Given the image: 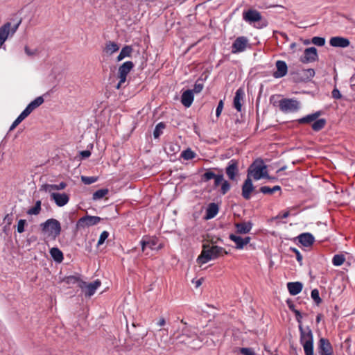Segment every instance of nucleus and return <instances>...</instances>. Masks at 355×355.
<instances>
[{"mask_svg":"<svg viewBox=\"0 0 355 355\" xmlns=\"http://www.w3.org/2000/svg\"><path fill=\"white\" fill-rule=\"evenodd\" d=\"M25 119V116L20 114L10 127V130H14Z\"/></svg>","mask_w":355,"mask_h":355,"instance_id":"nucleus-42","label":"nucleus"},{"mask_svg":"<svg viewBox=\"0 0 355 355\" xmlns=\"http://www.w3.org/2000/svg\"><path fill=\"white\" fill-rule=\"evenodd\" d=\"M304 74L308 78H312L315 75V71L313 69H308L304 70Z\"/></svg>","mask_w":355,"mask_h":355,"instance_id":"nucleus-53","label":"nucleus"},{"mask_svg":"<svg viewBox=\"0 0 355 355\" xmlns=\"http://www.w3.org/2000/svg\"><path fill=\"white\" fill-rule=\"evenodd\" d=\"M332 96L333 98H340L341 97V94L340 93V91L337 89H334L333 91H332Z\"/></svg>","mask_w":355,"mask_h":355,"instance_id":"nucleus-55","label":"nucleus"},{"mask_svg":"<svg viewBox=\"0 0 355 355\" xmlns=\"http://www.w3.org/2000/svg\"><path fill=\"white\" fill-rule=\"evenodd\" d=\"M67 279H68V280H67V282H75V281H76V280H77V278H76V277H75L71 276V277H69L67 278Z\"/></svg>","mask_w":355,"mask_h":355,"instance_id":"nucleus-59","label":"nucleus"},{"mask_svg":"<svg viewBox=\"0 0 355 355\" xmlns=\"http://www.w3.org/2000/svg\"><path fill=\"white\" fill-rule=\"evenodd\" d=\"M141 250L144 252L147 248L152 250H158L162 248V244L159 243L156 237H144L141 241Z\"/></svg>","mask_w":355,"mask_h":355,"instance_id":"nucleus-10","label":"nucleus"},{"mask_svg":"<svg viewBox=\"0 0 355 355\" xmlns=\"http://www.w3.org/2000/svg\"><path fill=\"white\" fill-rule=\"evenodd\" d=\"M243 19L249 23H254L261 19V15L259 12L256 10L250 9L243 13Z\"/></svg>","mask_w":355,"mask_h":355,"instance_id":"nucleus-15","label":"nucleus"},{"mask_svg":"<svg viewBox=\"0 0 355 355\" xmlns=\"http://www.w3.org/2000/svg\"><path fill=\"white\" fill-rule=\"evenodd\" d=\"M51 200H53L57 206L63 207L67 205L69 200V196L65 193H51Z\"/></svg>","mask_w":355,"mask_h":355,"instance_id":"nucleus-14","label":"nucleus"},{"mask_svg":"<svg viewBox=\"0 0 355 355\" xmlns=\"http://www.w3.org/2000/svg\"><path fill=\"white\" fill-rule=\"evenodd\" d=\"M193 101V91L187 90L182 94L181 103L186 107H189Z\"/></svg>","mask_w":355,"mask_h":355,"instance_id":"nucleus-24","label":"nucleus"},{"mask_svg":"<svg viewBox=\"0 0 355 355\" xmlns=\"http://www.w3.org/2000/svg\"><path fill=\"white\" fill-rule=\"evenodd\" d=\"M349 40L342 37H333L329 40V44L334 47L345 48L349 45Z\"/></svg>","mask_w":355,"mask_h":355,"instance_id":"nucleus-20","label":"nucleus"},{"mask_svg":"<svg viewBox=\"0 0 355 355\" xmlns=\"http://www.w3.org/2000/svg\"><path fill=\"white\" fill-rule=\"evenodd\" d=\"M42 231L49 236L55 239L60 234L61 225L60 222L54 218L46 220L44 223L40 224Z\"/></svg>","mask_w":355,"mask_h":355,"instance_id":"nucleus-4","label":"nucleus"},{"mask_svg":"<svg viewBox=\"0 0 355 355\" xmlns=\"http://www.w3.org/2000/svg\"><path fill=\"white\" fill-rule=\"evenodd\" d=\"M326 124V120L324 119H316L312 124V129L314 131H320L322 130Z\"/></svg>","mask_w":355,"mask_h":355,"instance_id":"nucleus-33","label":"nucleus"},{"mask_svg":"<svg viewBox=\"0 0 355 355\" xmlns=\"http://www.w3.org/2000/svg\"><path fill=\"white\" fill-rule=\"evenodd\" d=\"M133 49L131 46L126 45L122 48L119 55L116 57V61L120 62L125 58H129L132 53Z\"/></svg>","mask_w":355,"mask_h":355,"instance_id":"nucleus-28","label":"nucleus"},{"mask_svg":"<svg viewBox=\"0 0 355 355\" xmlns=\"http://www.w3.org/2000/svg\"><path fill=\"white\" fill-rule=\"evenodd\" d=\"M165 128V124L164 123H159L156 126L153 132V136L155 139L162 134L163 130Z\"/></svg>","mask_w":355,"mask_h":355,"instance_id":"nucleus-37","label":"nucleus"},{"mask_svg":"<svg viewBox=\"0 0 355 355\" xmlns=\"http://www.w3.org/2000/svg\"><path fill=\"white\" fill-rule=\"evenodd\" d=\"M109 232H107V231H103L101 235H100V237H99V239H98V243H97V245L98 246H100L102 244L104 243L105 241L108 238L109 236Z\"/></svg>","mask_w":355,"mask_h":355,"instance_id":"nucleus-43","label":"nucleus"},{"mask_svg":"<svg viewBox=\"0 0 355 355\" xmlns=\"http://www.w3.org/2000/svg\"><path fill=\"white\" fill-rule=\"evenodd\" d=\"M276 67L277 71L274 73V77L279 78L286 75L288 67L284 61L278 60L276 62Z\"/></svg>","mask_w":355,"mask_h":355,"instance_id":"nucleus-22","label":"nucleus"},{"mask_svg":"<svg viewBox=\"0 0 355 355\" xmlns=\"http://www.w3.org/2000/svg\"><path fill=\"white\" fill-rule=\"evenodd\" d=\"M81 180L85 184H91L96 182L98 180V178L94 176H82Z\"/></svg>","mask_w":355,"mask_h":355,"instance_id":"nucleus-40","label":"nucleus"},{"mask_svg":"<svg viewBox=\"0 0 355 355\" xmlns=\"http://www.w3.org/2000/svg\"><path fill=\"white\" fill-rule=\"evenodd\" d=\"M277 104L280 111L284 113L296 112L301 107L300 102L295 98H282Z\"/></svg>","mask_w":355,"mask_h":355,"instance_id":"nucleus-5","label":"nucleus"},{"mask_svg":"<svg viewBox=\"0 0 355 355\" xmlns=\"http://www.w3.org/2000/svg\"><path fill=\"white\" fill-rule=\"evenodd\" d=\"M230 189V184L227 180H224L221 184V193L224 195Z\"/></svg>","mask_w":355,"mask_h":355,"instance_id":"nucleus-46","label":"nucleus"},{"mask_svg":"<svg viewBox=\"0 0 355 355\" xmlns=\"http://www.w3.org/2000/svg\"><path fill=\"white\" fill-rule=\"evenodd\" d=\"M240 353L242 355H255L254 351L252 348L243 347L240 349Z\"/></svg>","mask_w":355,"mask_h":355,"instance_id":"nucleus-44","label":"nucleus"},{"mask_svg":"<svg viewBox=\"0 0 355 355\" xmlns=\"http://www.w3.org/2000/svg\"><path fill=\"white\" fill-rule=\"evenodd\" d=\"M26 224V220L24 219H20L18 221L17 232L19 233H22L24 232V227H25Z\"/></svg>","mask_w":355,"mask_h":355,"instance_id":"nucleus-45","label":"nucleus"},{"mask_svg":"<svg viewBox=\"0 0 355 355\" xmlns=\"http://www.w3.org/2000/svg\"><path fill=\"white\" fill-rule=\"evenodd\" d=\"M291 250L295 254L297 261L301 262L302 260V256L301 255L299 250L296 248H291Z\"/></svg>","mask_w":355,"mask_h":355,"instance_id":"nucleus-52","label":"nucleus"},{"mask_svg":"<svg viewBox=\"0 0 355 355\" xmlns=\"http://www.w3.org/2000/svg\"><path fill=\"white\" fill-rule=\"evenodd\" d=\"M250 46L249 40L245 36L238 37L232 45V53L237 54L245 51Z\"/></svg>","mask_w":355,"mask_h":355,"instance_id":"nucleus-9","label":"nucleus"},{"mask_svg":"<svg viewBox=\"0 0 355 355\" xmlns=\"http://www.w3.org/2000/svg\"><path fill=\"white\" fill-rule=\"evenodd\" d=\"M41 205H42V202L40 200H37L35 202V204L33 207L29 208L27 211H26V214L28 215H30V216H37L38 215L40 211H41Z\"/></svg>","mask_w":355,"mask_h":355,"instance_id":"nucleus-31","label":"nucleus"},{"mask_svg":"<svg viewBox=\"0 0 355 355\" xmlns=\"http://www.w3.org/2000/svg\"><path fill=\"white\" fill-rule=\"evenodd\" d=\"M214 179L215 187H218L220 184H222V183L225 180L223 175H216Z\"/></svg>","mask_w":355,"mask_h":355,"instance_id":"nucleus-48","label":"nucleus"},{"mask_svg":"<svg viewBox=\"0 0 355 355\" xmlns=\"http://www.w3.org/2000/svg\"><path fill=\"white\" fill-rule=\"evenodd\" d=\"M44 101V100L42 96L37 97L27 105L21 114L26 118L33 111L40 107Z\"/></svg>","mask_w":355,"mask_h":355,"instance_id":"nucleus-13","label":"nucleus"},{"mask_svg":"<svg viewBox=\"0 0 355 355\" xmlns=\"http://www.w3.org/2000/svg\"><path fill=\"white\" fill-rule=\"evenodd\" d=\"M288 306H289L290 309H291L294 312V310H295L294 308V305L291 304H288Z\"/></svg>","mask_w":355,"mask_h":355,"instance_id":"nucleus-64","label":"nucleus"},{"mask_svg":"<svg viewBox=\"0 0 355 355\" xmlns=\"http://www.w3.org/2000/svg\"><path fill=\"white\" fill-rule=\"evenodd\" d=\"M230 239L235 243L236 248L237 249H243L244 246L248 244L250 241V237L249 236L243 238L235 234H230Z\"/></svg>","mask_w":355,"mask_h":355,"instance_id":"nucleus-18","label":"nucleus"},{"mask_svg":"<svg viewBox=\"0 0 355 355\" xmlns=\"http://www.w3.org/2000/svg\"><path fill=\"white\" fill-rule=\"evenodd\" d=\"M312 43L318 46H322L325 44V40L324 37H313L312 38Z\"/></svg>","mask_w":355,"mask_h":355,"instance_id":"nucleus-41","label":"nucleus"},{"mask_svg":"<svg viewBox=\"0 0 355 355\" xmlns=\"http://www.w3.org/2000/svg\"><path fill=\"white\" fill-rule=\"evenodd\" d=\"M101 218L98 216H93L87 215L80 218L76 223V229H85L95 225H97L101 222Z\"/></svg>","mask_w":355,"mask_h":355,"instance_id":"nucleus-8","label":"nucleus"},{"mask_svg":"<svg viewBox=\"0 0 355 355\" xmlns=\"http://www.w3.org/2000/svg\"><path fill=\"white\" fill-rule=\"evenodd\" d=\"M245 96V92L243 88H239L234 98V107L238 111H241L242 104L243 102V98Z\"/></svg>","mask_w":355,"mask_h":355,"instance_id":"nucleus-19","label":"nucleus"},{"mask_svg":"<svg viewBox=\"0 0 355 355\" xmlns=\"http://www.w3.org/2000/svg\"><path fill=\"white\" fill-rule=\"evenodd\" d=\"M133 67L134 64L132 61L125 62L119 67L118 78L119 79V81L116 87V89H120L126 82L127 76L133 69Z\"/></svg>","mask_w":355,"mask_h":355,"instance_id":"nucleus-6","label":"nucleus"},{"mask_svg":"<svg viewBox=\"0 0 355 355\" xmlns=\"http://www.w3.org/2000/svg\"><path fill=\"white\" fill-rule=\"evenodd\" d=\"M321 316H322V315H321L320 314H319V315H317V317H316V322H317L318 323V322H320V318H321Z\"/></svg>","mask_w":355,"mask_h":355,"instance_id":"nucleus-63","label":"nucleus"},{"mask_svg":"<svg viewBox=\"0 0 355 355\" xmlns=\"http://www.w3.org/2000/svg\"><path fill=\"white\" fill-rule=\"evenodd\" d=\"M289 216V211L284 212L281 216L282 218H286Z\"/></svg>","mask_w":355,"mask_h":355,"instance_id":"nucleus-61","label":"nucleus"},{"mask_svg":"<svg viewBox=\"0 0 355 355\" xmlns=\"http://www.w3.org/2000/svg\"><path fill=\"white\" fill-rule=\"evenodd\" d=\"M203 89V84L198 83V81L195 83L193 91L195 93L200 92Z\"/></svg>","mask_w":355,"mask_h":355,"instance_id":"nucleus-50","label":"nucleus"},{"mask_svg":"<svg viewBox=\"0 0 355 355\" xmlns=\"http://www.w3.org/2000/svg\"><path fill=\"white\" fill-rule=\"evenodd\" d=\"M80 155L83 158H87L91 155L89 150H83L80 152Z\"/></svg>","mask_w":355,"mask_h":355,"instance_id":"nucleus-57","label":"nucleus"},{"mask_svg":"<svg viewBox=\"0 0 355 355\" xmlns=\"http://www.w3.org/2000/svg\"><path fill=\"white\" fill-rule=\"evenodd\" d=\"M165 324H166V321L164 318H161L157 322V325L159 327H162V326L165 325Z\"/></svg>","mask_w":355,"mask_h":355,"instance_id":"nucleus-58","label":"nucleus"},{"mask_svg":"<svg viewBox=\"0 0 355 355\" xmlns=\"http://www.w3.org/2000/svg\"><path fill=\"white\" fill-rule=\"evenodd\" d=\"M280 189H281V187L279 186H275L272 188V193H274L277 191H280Z\"/></svg>","mask_w":355,"mask_h":355,"instance_id":"nucleus-60","label":"nucleus"},{"mask_svg":"<svg viewBox=\"0 0 355 355\" xmlns=\"http://www.w3.org/2000/svg\"><path fill=\"white\" fill-rule=\"evenodd\" d=\"M218 211V207L216 204H210L207 209V218H211L214 217L217 214Z\"/></svg>","mask_w":355,"mask_h":355,"instance_id":"nucleus-35","label":"nucleus"},{"mask_svg":"<svg viewBox=\"0 0 355 355\" xmlns=\"http://www.w3.org/2000/svg\"><path fill=\"white\" fill-rule=\"evenodd\" d=\"M67 184L64 182H60L58 184H46L42 185V189L49 193H54V190H63L66 188Z\"/></svg>","mask_w":355,"mask_h":355,"instance_id":"nucleus-25","label":"nucleus"},{"mask_svg":"<svg viewBox=\"0 0 355 355\" xmlns=\"http://www.w3.org/2000/svg\"><path fill=\"white\" fill-rule=\"evenodd\" d=\"M223 108V102L221 100L219 101L218 106L216 107V115L217 117H218L220 115Z\"/></svg>","mask_w":355,"mask_h":355,"instance_id":"nucleus-51","label":"nucleus"},{"mask_svg":"<svg viewBox=\"0 0 355 355\" xmlns=\"http://www.w3.org/2000/svg\"><path fill=\"white\" fill-rule=\"evenodd\" d=\"M300 332V344L302 345L304 354L314 353L313 352V336L312 331L309 327L304 329L302 324H299Z\"/></svg>","mask_w":355,"mask_h":355,"instance_id":"nucleus-2","label":"nucleus"},{"mask_svg":"<svg viewBox=\"0 0 355 355\" xmlns=\"http://www.w3.org/2000/svg\"><path fill=\"white\" fill-rule=\"evenodd\" d=\"M311 295L312 299L313 300V301L315 302V304L317 305H319L321 303L322 300L320 297V294H319V291L318 289L315 288V289L312 290Z\"/></svg>","mask_w":355,"mask_h":355,"instance_id":"nucleus-38","label":"nucleus"},{"mask_svg":"<svg viewBox=\"0 0 355 355\" xmlns=\"http://www.w3.org/2000/svg\"><path fill=\"white\" fill-rule=\"evenodd\" d=\"M294 313L295 314L296 320L300 323V324H301L302 315L300 312L298 310H294Z\"/></svg>","mask_w":355,"mask_h":355,"instance_id":"nucleus-56","label":"nucleus"},{"mask_svg":"<svg viewBox=\"0 0 355 355\" xmlns=\"http://www.w3.org/2000/svg\"><path fill=\"white\" fill-rule=\"evenodd\" d=\"M24 50H25V53L29 56H32V55H34L36 54L35 50H31L28 46H25Z\"/></svg>","mask_w":355,"mask_h":355,"instance_id":"nucleus-54","label":"nucleus"},{"mask_svg":"<svg viewBox=\"0 0 355 355\" xmlns=\"http://www.w3.org/2000/svg\"><path fill=\"white\" fill-rule=\"evenodd\" d=\"M248 178L250 179L252 178L254 180L269 178L267 167L262 160L257 159L250 165L248 171Z\"/></svg>","mask_w":355,"mask_h":355,"instance_id":"nucleus-3","label":"nucleus"},{"mask_svg":"<svg viewBox=\"0 0 355 355\" xmlns=\"http://www.w3.org/2000/svg\"><path fill=\"white\" fill-rule=\"evenodd\" d=\"M19 26V24L12 26L10 22H7L0 27V49H1L9 37L12 36L17 31Z\"/></svg>","mask_w":355,"mask_h":355,"instance_id":"nucleus-7","label":"nucleus"},{"mask_svg":"<svg viewBox=\"0 0 355 355\" xmlns=\"http://www.w3.org/2000/svg\"><path fill=\"white\" fill-rule=\"evenodd\" d=\"M238 162L232 159L228 163V166L226 168V174L231 180H235L236 175L238 174Z\"/></svg>","mask_w":355,"mask_h":355,"instance_id":"nucleus-17","label":"nucleus"},{"mask_svg":"<svg viewBox=\"0 0 355 355\" xmlns=\"http://www.w3.org/2000/svg\"><path fill=\"white\" fill-rule=\"evenodd\" d=\"M321 115V112L318 111L315 113L309 114L297 120L299 123H310L311 122H315V121Z\"/></svg>","mask_w":355,"mask_h":355,"instance_id":"nucleus-29","label":"nucleus"},{"mask_svg":"<svg viewBox=\"0 0 355 355\" xmlns=\"http://www.w3.org/2000/svg\"><path fill=\"white\" fill-rule=\"evenodd\" d=\"M318 350L319 355H333L334 353L330 342L324 338L319 340Z\"/></svg>","mask_w":355,"mask_h":355,"instance_id":"nucleus-12","label":"nucleus"},{"mask_svg":"<svg viewBox=\"0 0 355 355\" xmlns=\"http://www.w3.org/2000/svg\"><path fill=\"white\" fill-rule=\"evenodd\" d=\"M119 50V46L114 42H108L105 44V52L108 55H112Z\"/></svg>","mask_w":355,"mask_h":355,"instance_id":"nucleus-30","label":"nucleus"},{"mask_svg":"<svg viewBox=\"0 0 355 355\" xmlns=\"http://www.w3.org/2000/svg\"><path fill=\"white\" fill-rule=\"evenodd\" d=\"M195 153L191 149H187L182 153V157L187 160L191 159L195 157Z\"/></svg>","mask_w":355,"mask_h":355,"instance_id":"nucleus-39","label":"nucleus"},{"mask_svg":"<svg viewBox=\"0 0 355 355\" xmlns=\"http://www.w3.org/2000/svg\"><path fill=\"white\" fill-rule=\"evenodd\" d=\"M287 288L291 295H296L302 291L303 286L302 283L298 282H289L287 284Z\"/></svg>","mask_w":355,"mask_h":355,"instance_id":"nucleus-26","label":"nucleus"},{"mask_svg":"<svg viewBox=\"0 0 355 355\" xmlns=\"http://www.w3.org/2000/svg\"><path fill=\"white\" fill-rule=\"evenodd\" d=\"M345 261V257L343 254H336L334 256V257L332 259V263L335 266H340L344 263Z\"/></svg>","mask_w":355,"mask_h":355,"instance_id":"nucleus-34","label":"nucleus"},{"mask_svg":"<svg viewBox=\"0 0 355 355\" xmlns=\"http://www.w3.org/2000/svg\"><path fill=\"white\" fill-rule=\"evenodd\" d=\"M101 281L96 279V281L89 284L85 282H81L79 286L85 293V296L89 297L95 293L96 289L101 286Z\"/></svg>","mask_w":355,"mask_h":355,"instance_id":"nucleus-11","label":"nucleus"},{"mask_svg":"<svg viewBox=\"0 0 355 355\" xmlns=\"http://www.w3.org/2000/svg\"><path fill=\"white\" fill-rule=\"evenodd\" d=\"M4 220H7L8 224L10 223L11 218L9 216V215L6 216V217L4 218Z\"/></svg>","mask_w":355,"mask_h":355,"instance_id":"nucleus-62","label":"nucleus"},{"mask_svg":"<svg viewBox=\"0 0 355 355\" xmlns=\"http://www.w3.org/2000/svg\"><path fill=\"white\" fill-rule=\"evenodd\" d=\"M216 174L211 171H207L204 173L202 178L205 181H208L214 179L216 177Z\"/></svg>","mask_w":355,"mask_h":355,"instance_id":"nucleus-47","label":"nucleus"},{"mask_svg":"<svg viewBox=\"0 0 355 355\" xmlns=\"http://www.w3.org/2000/svg\"><path fill=\"white\" fill-rule=\"evenodd\" d=\"M252 223L250 222H243L235 224L236 232L239 234H247L252 229Z\"/></svg>","mask_w":355,"mask_h":355,"instance_id":"nucleus-27","label":"nucleus"},{"mask_svg":"<svg viewBox=\"0 0 355 355\" xmlns=\"http://www.w3.org/2000/svg\"><path fill=\"white\" fill-rule=\"evenodd\" d=\"M227 254V251L222 247L214 245L204 244L200 254L197 258V263L202 266L208 261L216 259L223 254Z\"/></svg>","mask_w":355,"mask_h":355,"instance_id":"nucleus-1","label":"nucleus"},{"mask_svg":"<svg viewBox=\"0 0 355 355\" xmlns=\"http://www.w3.org/2000/svg\"><path fill=\"white\" fill-rule=\"evenodd\" d=\"M299 242L304 247L311 246L314 242V237L310 233H303L297 236Z\"/></svg>","mask_w":355,"mask_h":355,"instance_id":"nucleus-23","label":"nucleus"},{"mask_svg":"<svg viewBox=\"0 0 355 355\" xmlns=\"http://www.w3.org/2000/svg\"><path fill=\"white\" fill-rule=\"evenodd\" d=\"M254 187L252 185V180L247 177L242 187V196L248 200L250 198V193L253 191Z\"/></svg>","mask_w":355,"mask_h":355,"instance_id":"nucleus-21","label":"nucleus"},{"mask_svg":"<svg viewBox=\"0 0 355 355\" xmlns=\"http://www.w3.org/2000/svg\"><path fill=\"white\" fill-rule=\"evenodd\" d=\"M260 191L261 193H263V194H272V188L269 187H267V186H263V187H261L260 188Z\"/></svg>","mask_w":355,"mask_h":355,"instance_id":"nucleus-49","label":"nucleus"},{"mask_svg":"<svg viewBox=\"0 0 355 355\" xmlns=\"http://www.w3.org/2000/svg\"><path fill=\"white\" fill-rule=\"evenodd\" d=\"M318 58L317 49L315 47L306 49L300 60L303 63L311 62L316 60Z\"/></svg>","mask_w":355,"mask_h":355,"instance_id":"nucleus-16","label":"nucleus"},{"mask_svg":"<svg viewBox=\"0 0 355 355\" xmlns=\"http://www.w3.org/2000/svg\"><path fill=\"white\" fill-rule=\"evenodd\" d=\"M50 254L53 259L57 262H61L63 260V254L58 248H53L50 250Z\"/></svg>","mask_w":355,"mask_h":355,"instance_id":"nucleus-32","label":"nucleus"},{"mask_svg":"<svg viewBox=\"0 0 355 355\" xmlns=\"http://www.w3.org/2000/svg\"><path fill=\"white\" fill-rule=\"evenodd\" d=\"M107 193H108V189H99L93 193L92 198L94 200H100V199L103 198V197H105Z\"/></svg>","mask_w":355,"mask_h":355,"instance_id":"nucleus-36","label":"nucleus"}]
</instances>
